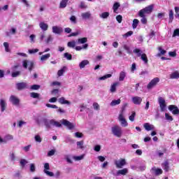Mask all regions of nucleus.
Here are the masks:
<instances>
[{
  "instance_id": "1",
  "label": "nucleus",
  "mask_w": 179,
  "mask_h": 179,
  "mask_svg": "<svg viewBox=\"0 0 179 179\" xmlns=\"http://www.w3.org/2000/svg\"><path fill=\"white\" fill-rule=\"evenodd\" d=\"M127 106H128V103L124 104V108H122L117 115V121L123 128H127V127H128V121L127 120L125 115V107H127Z\"/></svg>"
},
{
  "instance_id": "2",
  "label": "nucleus",
  "mask_w": 179,
  "mask_h": 179,
  "mask_svg": "<svg viewBox=\"0 0 179 179\" xmlns=\"http://www.w3.org/2000/svg\"><path fill=\"white\" fill-rule=\"evenodd\" d=\"M42 122L46 128H51V127H56L57 128H60L62 126V124L58 121L51 120H48L47 118L42 119Z\"/></svg>"
},
{
  "instance_id": "3",
  "label": "nucleus",
  "mask_w": 179,
  "mask_h": 179,
  "mask_svg": "<svg viewBox=\"0 0 179 179\" xmlns=\"http://www.w3.org/2000/svg\"><path fill=\"white\" fill-rule=\"evenodd\" d=\"M111 132L116 138H121L122 136V129L119 125H115L111 127Z\"/></svg>"
},
{
  "instance_id": "4",
  "label": "nucleus",
  "mask_w": 179,
  "mask_h": 179,
  "mask_svg": "<svg viewBox=\"0 0 179 179\" xmlns=\"http://www.w3.org/2000/svg\"><path fill=\"white\" fill-rule=\"evenodd\" d=\"M154 6L155 5L152 4L141 10L138 13V16H140V17H143V16H146V15L152 13V10H153Z\"/></svg>"
},
{
  "instance_id": "5",
  "label": "nucleus",
  "mask_w": 179,
  "mask_h": 179,
  "mask_svg": "<svg viewBox=\"0 0 179 179\" xmlns=\"http://www.w3.org/2000/svg\"><path fill=\"white\" fill-rule=\"evenodd\" d=\"M133 52H134V54H137V57H141V59H142L144 64H147L148 62H149V60L148 59V55H146L145 53H142V50H141V49H134Z\"/></svg>"
},
{
  "instance_id": "6",
  "label": "nucleus",
  "mask_w": 179,
  "mask_h": 179,
  "mask_svg": "<svg viewBox=\"0 0 179 179\" xmlns=\"http://www.w3.org/2000/svg\"><path fill=\"white\" fill-rule=\"evenodd\" d=\"M160 82V78L156 77L153 78L147 85V89L148 90H152L153 87H156L157 86V84Z\"/></svg>"
},
{
  "instance_id": "7",
  "label": "nucleus",
  "mask_w": 179,
  "mask_h": 179,
  "mask_svg": "<svg viewBox=\"0 0 179 179\" xmlns=\"http://www.w3.org/2000/svg\"><path fill=\"white\" fill-rule=\"evenodd\" d=\"M22 66L25 69H29V71H31L33 68H34V62L30 60H24L22 62Z\"/></svg>"
},
{
  "instance_id": "8",
  "label": "nucleus",
  "mask_w": 179,
  "mask_h": 179,
  "mask_svg": "<svg viewBox=\"0 0 179 179\" xmlns=\"http://www.w3.org/2000/svg\"><path fill=\"white\" fill-rule=\"evenodd\" d=\"M115 164L117 169H122V167H124V166H126L127 164V159L124 158H120L119 160L115 161Z\"/></svg>"
},
{
  "instance_id": "9",
  "label": "nucleus",
  "mask_w": 179,
  "mask_h": 179,
  "mask_svg": "<svg viewBox=\"0 0 179 179\" xmlns=\"http://www.w3.org/2000/svg\"><path fill=\"white\" fill-rule=\"evenodd\" d=\"M60 122L62 125L66 127L68 129H73V128H75V124L68 121L67 120L62 119V120H60Z\"/></svg>"
},
{
  "instance_id": "10",
  "label": "nucleus",
  "mask_w": 179,
  "mask_h": 179,
  "mask_svg": "<svg viewBox=\"0 0 179 179\" xmlns=\"http://www.w3.org/2000/svg\"><path fill=\"white\" fill-rule=\"evenodd\" d=\"M9 101L13 106H18L20 104V99L15 95H11L10 96Z\"/></svg>"
},
{
  "instance_id": "11",
  "label": "nucleus",
  "mask_w": 179,
  "mask_h": 179,
  "mask_svg": "<svg viewBox=\"0 0 179 179\" xmlns=\"http://www.w3.org/2000/svg\"><path fill=\"white\" fill-rule=\"evenodd\" d=\"M158 103L159 104V108L161 111H166V108H167V105L166 104V100L163 99V97H159L158 99Z\"/></svg>"
},
{
  "instance_id": "12",
  "label": "nucleus",
  "mask_w": 179,
  "mask_h": 179,
  "mask_svg": "<svg viewBox=\"0 0 179 179\" xmlns=\"http://www.w3.org/2000/svg\"><path fill=\"white\" fill-rule=\"evenodd\" d=\"M49 169H50V164L45 163L43 173H45L46 176H48V177H54V173L48 171Z\"/></svg>"
},
{
  "instance_id": "13",
  "label": "nucleus",
  "mask_w": 179,
  "mask_h": 179,
  "mask_svg": "<svg viewBox=\"0 0 179 179\" xmlns=\"http://www.w3.org/2000/svg\"><path fill=\"white\" fill-rule=\"evenodd\" d=\"M9 141H13V136L10 134H8L4 136L3 138L0 136V143H8Z\"/></svg>"
},
{
  "instance_id": "14",
  "label": "nucleus",
  "mask_w": 179,
  "mask_h": 179,
  "mask_svg": "<svg viewBox=\"0 0 179 179\" xmlns=\"http://www.w3.org/2000/svg\"><path fill=\"white\" fill-rule=\"evenodd\" d=\"M169 111L172 112V114H173V115H178L179 114V109L178 107H177L176 106L170 105L169 106Z\"/></svg>"
},
{
  "instance_id": "15",
  "label": "nucleus",
  "mask_w": 179,
  "mask_h": 179,
  "mask_svg": "<svg viewBox=\"0 0 179 179\" xmlns=\"http://www.w3.org/2000/svg\"><path fill=\"white\" fill-rule=\"evenodd\" d=\"M52 31L54 34H61L64 31V29L61 27L53 26L52 27Z\"/></svg>"
},
{
  "instance_id": "16",
  "label": "nucleus",
  "mask_w": 179,
  "mask_h": 179,
  "mask_svg": "<svg viewBox=\"0 0 179 179\" xmlns=\"http://www.w3.org/2000/svg\"><path fill=\"white\" fill-rule=\"evenodd\" d=\"M17 90H23V89H29V85L27 83H20L16 84Z\"/></svg>"
},
{
  "instance_id": "17",
  "label": "nucleus",
  "mask_w": 179,
  "mask_h": 179,
  "mask_svg": "<svg viewBox=\"0 0 179 179\" xmlns=\"http://www.w3.org/2000/svg\"><path fill=\"white\" fill-rule=\"evenodd\" d=\"M151 171L152 174H155V176H160V174H163V170L155 166L152 168Z\"/></svg>"
},
{
  "instance_id": "18",
  "label": "nucleus",
  "mask_w": 179,
  "mask_h": 179,
  "mask_svg": "<svg viewBox=\"0 0 179 179\" xmlns=\"http://www.w3.org/2000/svg\"><path fill=\"white\" fill-rule=\"evenodd\" d=\"M0 107L1 113H3L5 110H6V107H8V103H6V100L0 99Z\"/></svg>"
},
{
  "instance_id": "19",
  "label": "nucleus",
  "mask_w": 179,
  "mask_h": 179,
  "mask_svg": "<svg viewBox=\"0 0 179 179\" xmlns=\"http://www.w3.org/2000/svg\"><path fill=\"white\" fill-rule=\"evenodd\" d=\"M90 64V62H89V60L84 59L79 63L78 66L80 69H83L86 68V66H87V65H89Z\"/></svg>"
},
{
  "instance_id": "20",
  "label": "nucleus",
  "mask_w": 179,
  "mask_h": 179,
  "mask_svg": "<svg viewBox=\"0 0 179 179\" xmlns=\"http://www.w3.org/2000/svg\"><path fill=\"white\" fill-rule=\"evenodd\" d=\"M131 100L134 104H136L137 106L141 105L142 103V99L140 96H134Z\"/></svg>"
},
{
  "instance_id": "21",
  "label": "nucleus",
  "mask_w": 179,
  "mask_h": 179,
  "mask_svg": "<svg viewBox=\"0 0 179 179\" xmlns=\"http://www.w3.org/2000/svg\"><path fill=\"white\" fill-rule=\"evenodd\" d=\"M17 68V66H15L13 67H12L11 70H12V77L13 78H17V76H19V75H20V71H16V69Z\"/></svg>"
},
{
  "instance_id": "22",
  "label": "nucleus",
  "mask_w": 179,
  "mask_h": 179,
  "mask_svg": "<svg viewBox=\"0 0 179 179\" xmlns=\"http://www.w3.org/2000/svg\"><path fill=\"white\" fill-rule=\"evenodd\" d=\"M143 127L146 131H154L155 125L150 124L149 123H145Z\"/></svg>"
},
{
  "instance_id": "23",
  "label": "nucleus",
  "mask_w": 179,
  "mask_h": 179,
  "mask_svg": "<svg viewBox=\"0 0 179 179\" xmlns=\"http://www.w3.org/2000/svg\"><path fill=\"white\" fill-rule=\"evenodd\" d=\"M128 174V169L124 168L117 171V176H127Z\"/></svg>"
},
{
  "instance_id": "24",
  "label": "nucleus",
  "mask_w": 179,
  "mask_h": 179,
  "mask_svg": "<svg viewBox=\"0 0 179 179\" xmlns=\"http://www.w3.org/2000/svg\"><path fill=\"white\" fill-rule=\"evenodd\" d=\"M119 83L117 82L113 83L110 85V93H115L117 92V86H118Z\"/></svg>"
},
{
  "instance_id": "25",
  "label": "nucleus",
  "mask_w": 179,
  "mask_h": 179,
  "mask_svg": "<svg viewBox=\"0 0 179 179\" xmlns=\"http://www.w3.org/2000/svg\"><path fill=\"white\" fill-rule=\"evenodd\" d=\"M92 13L90 11L81 13V17L85 20L90 19Z\"/></svg>"
},
{
  "instance_id": "26",
  "label": "nucleus",
  "mask_w": 179,
  "mask_h": 179,
  "mask_svg": "<svg viewBox=\"0 0 179 179\" xmlns=\"http://www.w3.org/2000/svg\"><path fill=\"white\" fill-rule=\"evenodd\" d=\"M125 78H127V72L122 71L119 74L120 82H123V80H125Z\"/></svg>"
},
{
  "instance_id": "27",
  "label": "nucleus",
  "mask_w": 179,
  "mask_h": 179,
  "mask_svg": "<svg viewBox=\"0 0 179 179\" xmlns=\"http://www.w3.org/2000/svg\"><path fill=\"white\" fill-rule=\"evenodd\" d=\"M60 104H66L67 106H71V101L65 99L64 97H61L58 99Z\"/></svg>"
},
{
  "instance_id": "28",
  "label": "nucleus",
  "mask_w": 179,
  "mask_h": 179,
  "mask_svg": "<svg viewBox=\"0 0 179 179\" xmlns=\"http://www.w3.org/2000/svg\"><path fill=\"white\" fill-rule=\"evenodd\" d=\"M39 27H41V30H43V31H47V30H48V24L44 22L39 23Z\"/></svg>"
},
{
  "instance_id": "29",
  "label": "nucleus",
  "mask_w": 179,
  "mask_h": 179,
  "mask_svg": "<svg viewBox=\"0 0 179 179\" xmlns=\"http://www.w3.org/2000/svg\"><path fill=\"white\" fill-rule=\"evenodd\" d=\"M120 6H121V4L120 3V2L114 3L113 6L114 13H118L117 10H118V8H120Z\"/></svg>"
},
{
  "instance_id": "30",
  "label": "nucleus",
  "mask_w": 179,
  "mask_h": 179,
  "mask_svg": "<svg viewBox=\"0 0 179 179\" xmlns=\"http://www.w3.org/2000/svg\"><path fill=\"white\" fill-rule=\"evenodd\" d=\"M16 31H17V29H16V28H15V27H11V28L10 29L9 32H6V36H7L8 37H9V36H10V34L15 35V34H16Z\"/></svg>"
},
{
  "instance_id": "31",
  "label": "nucleus",
  "mask_w": 179,
  "mask_h": 179,
  "mask_svg": "<svg viewBox=\"0 0 179 179\" xmlns=\"http://www.w3.org/2000/svg\"><path fill=\"white\" fill-rule=\"evenodd\" d=\"M118 104H121V99L113 100L110 102V106L111 107H115V106H118Z\"/></svg>"
},
{
  "instance_id": "32",
  "label": "nucleus",
  "mask_w": 179,
  "mask_h": 179,
  "mask_svg": "<svg viewBox=\"0 0 179 179\" xmlns=\"http://www.w3.org/2000/svg\"><path fill=\"white\" fill-rule=\"evenodd\" d=\"M170 78H171V79H178L179 78V72L176 71L172 73L170 75Z\"/></svg>"
},
{
  "instance_id": "33",
  "label": "nucleus",
  "mask_w": 179,
  "mask_h": 179,
  "mask_svg": "<svg viewBox=\"0 0 179 179\" xmlns=\"http://www.w3.org/2000/svg\"><path fill=\"white\" fill-rule=\"evenodd\" d=\"M50 57H51V54H50V53L43 55L41 57V61L42 62H44V61H47V59H48L50 58Z\"/></svg>"
},
{
  "instance_id": "34",
  "label": "nucleus",
  "mask_w": 179,
  "mask_h": 179,
  "mask_svg": "<svg viewBox=\"0 0 179 179\" xmlns=\"http://www.w3.org/2000/svg\"><path fill=\"white\" fill-rule=\"evenodd\" d=\"M135 117H136V113L135 111H132L131 115L129 116V120L131 122H134L135 121Z\"/></svg>"
},
{
  "instance_id": "35",
  "label": "nucleus",
  "mask_w": 179,
  "mask_h": 179,
  "mask_svg": "<svg viewBox=\"0 0 179 179\" xmlns=\"http://www.w3.org/2000/svg\"><path fill=\"white\" fill-rule=\"evenodd\" d=\"M108 16H110V13L108 12H103L99 14V17H101V19H107Z\"/></svg>"
},
{
  "instance_id": "36",
  "label": "nucleus",
  "mask_w": 179,
  "mask_h": 179,
  "mask_svg": "<svg viewBox=\"0 0 179 179\" xmlns=\"http://www.w3.org/2000/svg\"><path fill=\"white\" fill-rule=\"evenodd\" d=\"M68 1L69 0H62L59 4V8L63 9L64 8H66V5L68 3Z\"/></svg>"
},
{
  "instance_id": "37",
  "label": "nucleus",
  "mask_w": 179,
  "mask_h": 179,
  "mask_svg": "<svg viewBox=\"0 0 179 179\" xmlns=\"http://www.w3.org/2000/svg\"><path fill=\"white\" fill-rule=\"evenodd\" d=\"M65 71H66V66H64L57 71L58 76H62L65 73Z\"/></svg>"
},
{
  "instance_id": "38",
  "label": "nucleus",
  "mask_w": 179,
  "mask_h": 179,
  "mask_svg": "<svg viewBox=\"0 0 179 179\" xmlns=\"http://www.w3.org/2000/svg\"><path fill=\"white\" fill-rule=\"evenodd\" d=\"M173 20H174V13L173 12V10H170L169 22L172 23Z\"/></svg>"
},
{
  "instance_id": "39",
  "label": "nucleus",
  "mask_w": 179,
  "mask_h": 179,
  "mask_svg": "<svg viewBox=\"0 0 179 179\" xmlns=\"http://www.w3.org/2000/svg\"><path fill=\"white\" fill-rule=\"evenodd\" d=\"M76 145H77L78 149H84L85 148V147L83 146V145H85V142H83V141H77Z\"/></svg>"
},
{
  "instance_id": "40",
  "label": "nucleus",
  "mask_w": 179,
  "mask_h": 179,
  "mask_svg": "<svg viewBox=\"0 0 179 179\" xmlns=\"http://www.w3.org/2000/svg\"><path fill=\"white\" fill-rule=\"evenodd\" d=\"M76 46V41H71L67 43V47L69 48H75Z\"/></svg>"
},
{
  "instance_id": "41",
  "label": "nucleus",
  "mask_w": 179,
  "mask_h": 179,
  "mask_svg": "<svg viewBox=\"0 0 179 179\" xmlns=\"http://www.w3.org/2000/svg\"><path fill=\"white\" fill-rule=\"evenodd\" d=\"M158 50L159 51V53L157 55V57H161V55H164L166 54V50H164L162 47L158 48Z\"/></svg>"
},
{
  "instance_id": "42",
  "label": "nucleus",
  "mask_w": 179,
  "mask_h": 179,
  "mask_svg": "<svg viewBox=\"0 0 179 179\" xmlns=\"http://www.w3.org/2000/svg\"><path fill=\"white\" fill-rule=\"evenodd\" d=\"M78 44H85V43H87V38L84 37L78 39Z\"/></svg>"
},
{
  "instance_id": "43",
  "label": "nucleus",
  "mask_w": 179,
  "mask_h": 179,
  "mask_svg": "<svg viewBox=\"0 0 179 179\" xmlns=\"http://www.w3.org/2000/svg\"><path fill=\"white\" fill-rule=\"evenodd\" d=\"M34 139H35V141L37 142L38 143H41V142L43 141V138H41V136L38 134L35 135Z\"/></svg>"
},
{
  "instance_id": "44",
  "label": "nucleus",
  "mask_w": 179,
  "mask_h": 179,
  "mask_svg": "<svg viewBox=\"0 0 179 179\" xmlns=\"http://www.w3.org/2000/svg\"><path fill=\"white\" fill-rule=\"evenodd\" d=\"M80 113H83L86 108H87V106L85 103H80L79 106Z\"/></svg>"
},
{
  "instance_id": "45",
  "label": "nucleus",
  "mask_w": 179,
  "mask_h": 179,
  "mask_svg": "<svg viewBox=\"0 0 179 179\" xmlns=\"http://www.w3.org/2000/svg\"><path fill=\"white\" fill-rule=\"evenodd\" d=\"M165 119L166 120V121H169V122H171V121H173V116H171L170 113H165Z\"/></svg>"
},
{
  "instance_id": "46",
  "label": "nucleus",
  "mask_w": 179,
  "mask_h": 179,
  "mask_svg": "<svg viewBox=\"0 0 179 179\" xmlns=\"http://www.w3.org/2000/svg\"><path fill=\"white\" fill-rule=\"evenodd\" d=\"M138 24H139V20L138 19H134L133 20V24H132L133 29H136V27H138Z\"/></svg>"
},
{
  "instance_id": "47",
  "label": "nucleus",
  "mask_w": 179,
  "mask_h": 179,
  "mask_svg": "<svg viewBox=\"0 0 179 179\" xmlns=\"http://www.w3.org/2000/svg\"><path fill=\"white\" fill-rule=\"evenodd\" d=\"M3 46L5 48L6 52H10V49H9V43L8 42H4Z\"/></svg>"
},
{
  "instance_id": "48",
  "label": "nucleus",
  "mask_w": 179,
  "mask_h": 179,
  "mask_svg": "<svg viewBox=\"0 0 179 179\" xmlns=\"http://www.w3.org/2000/svg\"><path fill=\"white\" fill-rule=\"evenodd\" d=\"M111 76H113V75L111 74H106L102 77H100L99 78V80H106V79H108V78H111Z\"/></svg>"
},
{
  "instance_id": "49",
  "label": "nucleus",
  "mask_w": 179,
  "mask_h": 179,
  "mask_svg": "<svg viewBox=\"0 0 179 179\" xmlns=\"http://www.w3.org/2000/svg\"><path fill=\"white\" fill-rule=\"evenodd\" d=\"M52 40H53L52 36L48 35L47 38L45 39V42L46 44H49L50 43H51V41H52Z\"/></svg>"
},
{
  "instance_id": "50",
  "label": "nucleus",
  "mask_w": 179,
  "mask_h": 179,
  "mask_svg": "<svg viewBox=\"0 0 179 179\" xmlns=\"http://www.w3.org/2000/svg\"><path fill=\"white\" fill-rule=\"evenodd\" d=\"M162 169L166 171H169V162H165L164 164H162Z\"/></svg>"
},
{
  "instance_id": "51",
  "label": "nucleus",
  "mask_w": 179,
  "mask_h": 179,
  "mask_svg": "<svg viewBox=\"0 0 179 179\" xmlns=\"http://www.w3.org/2000/svg\"><path fill=\"white\" fill-rule=\"evenodd\" d=\"M29 171L31 173H34L36 171V164H29Z\"/></svg>"
},
{
  "instance_id": "52",
  "label": "nucleus",
  "mask_w": 179,
  "mask_h": 179,
  "mask_svg": "<svg viewBox=\"0 0 179 179\" xmlns=\"http://www.w3.org/2000/svg\"><path fill=\"white\" fill-rule=\"evenodd\" d=\"M84 157H85V155L74 156L73 157V159L76 160V162H79V160H83Z\"/></svg>"
},
{
  "instance_id": "53",
  "label": "nucleus",
  "mask_w": 179,
  "mask_h": 179,
  "mask_svg": "<svg viewBox=\"0 0 179 179\" xmlns=\"http://www.w3.org/2000/svg\"><path fill=\"white\" fill-rule=\"evenodd\" d=\"M94 110H96V111H99L100 110V105H99V103L94 102L92 105Z\"/></svg>"
},
{
  "instance_id": "54",
  "label": "nucleus",
  "mask_w": 179,
  "mask_h": 179,
  "mask_svg": "<svg viewBox=\"0 0 179 179\" xmlns=\"http://www.w3.org/2000/svg\"><path fill=\"white\" fill-rule=\"evenodd\" d=\"M64 58H66L68 61H71L72 59V55L69 54V52H66L64 54Z\"/></svg>"
},
{
  "instance_id": "55",
  "label": "nucleus",
  "mask_w": 179,
  "mask_h": 179,
  "mask_svg": "<svg viewBox=\"0 0 179 179\" xmlns=\"http://www.w3.org/2000/svg\"><path fill=\"white\" fill-rule=\"evenodd\" d=\"M46 34L45 32L41 33L40 34V40L41 41H45V37H46Z\"/></svg>"
},
{
  "instance_id": "56",
  "label": "nucleus",
  "mask_w": 179,
  "mask_h": 179,
  "mask_svg": "<svg viewBox=\"0 0 179 179\" xmlns=\"http://www.w3.org/2000/svg\"><path fill=\"white\" fill-rule=\"evenodd\" d=\"M135 71H136V64L135 63H133L131 64V72L132 73H134L135 72Z\"/></svg>"
},
{
  "instance_id": "57",
  "label": "nucleus",
  "mask_w": 179,
  "mask_h": 179,
  "mask_svg": "<svg viewBox=\"0 0 179 179\" xmlns=\"http://www.w3.org/2000/svg\"><path fill=\"white\" fill-rule=\"evenodd\" d=\"M94 150L95 152H100V150H101V145H96L94 147Z\"/></svg>"
},
{
  "instance_id": "58",
  "label": "nucleus",
  "mask_w": 179,
  "mask_h": 179,
  "mask_svg": "<svg viewBox=\"0 0 179 179\" xmlns=\"http://www.w3.org/2000/svg\"><path fill=\"white\" fill-rule=\"evenodd\" d=\"M10 160H11V162H15V160H16V157L15 156V153L13 152L10 153Z\"/></svg>"
},
{
  "instance_id": "59",
  "label": "nucleus",
  "mask_w": 179,
  "mask_h": 179,
  "mask_svg": "<svg viewBox=\"0 0 179 179\" xmlns=\"http://www.w3.org/2000/svg\"><path fill=\"white\" fill-rule=\"evenodd\" d=\"M31 43H36V35L31 34L29 36Z\"/></svg>"
},
{
  "instance_id": "60",
  "label": "nucleus",
  "mask_w": 179,
  "mask_h": 179,
  "mask_svg": "<svg viewBox=\"0 0 179 179\" xmlns=\"http://www.w3.org/2000/svg\"><path fill=\"white\" fill-rule=\"evenodd\" d=\"M22 3H23L27 8H29L30 6V3L27 1V0H20Z\"/></svg>"
},
{
  "instance_id": "61",
  "label": "nucleus",
  "mask_w": 179,
  "mask_h": 179,
  "mask_svg": "<svg viewBox=\"0 0 179 179\" xmlns=\"http://www.w3.org/2000/svg\"><path fill=\"white\" fill-rule=\"evenodd\" d=\"M179 37V29H176L173 31V37Z\"/></svg>"
},
{
  "instance_id": "62",
  "label": "nucleus",
  "mask_w": 179,
  "mask_h": 179,
  "mask_svg": "<svg viewBox=\"0 0 179 179\" xmlns=\"http://www.w3.org/2000/svg\"><path fill=\"white\" fill-rule=\"evenodd\" d=\"M55 155V150H51L48 152V156L50 157L51 156H54Z\"/></svg>"
},
{
  "instance_id": "63",
  "label": "nucleus",
  "mask_w": 179,
  "mask_h": 179,
  "mask_svg": "<svg viewBox=\"0 0 179 179\" xmlns=\"http://www.w3.org/2000/svg\"><path fill=\"white\" fill-rule=\"evenodd\" d=\"M74 136L76 138H82L83 136V134L82 133H80V132H76L74 134Z\"/></svg>"
},
{
  "instance_id": "64",
  "label": "nucleus",
  "mask_w": 179,
  "mask_h": 179,
  "mask_svg": "<svg viewBox=\"0 0 179 179\" xmlns=\"http://www.w3.org/2000/svg\"><path fill=\"white\" fill-rule=\"evenodd\" d=\"M36 52H38V49H31L29 50V54H36Z\"/></svg>"
}]
</instances>
